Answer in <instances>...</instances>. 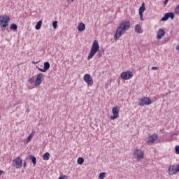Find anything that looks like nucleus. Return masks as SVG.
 <instances>
[{"instance_id": "nucleus-30", "label": "nucleus", "mask_w": 179, "mask_h": 179, "mask_svg": "<svg viewBox=\"0 0 179 179\" xmlns=\"http://www.w3.org/2000/svg\"><path fill=\"white\" fill-rule=\"evenodd\" d=\"M29 83H34V76H32L31 78L28 80Z\"/></svg>"}, {"instance_id": "nucleus-32", "label": "nucleus", "mask_w": 179, "mask_h": 179, "mask_svg": "<svg viewBox=\"0 0 179 179\" xmlns=\"http://www.w3.org/2000/svg\"><path fill=\"white\" fill-rule=\"evenodd\" d=\"M176 135H177V134H173L170 136L169 139H171V141H173V138H174V136H176Z\"/></svg>"}, {"instance_id": "nucleus-23", "label": "nucleus", "mask_w": 179, "mask_h": 179, "mask_svg": "<svg viewBox=\"0 0 179 179\" xmlns=\"http://www.w3.org/2000/svg\"><path fill=\"white\" fill-rule=\"evenodd\" d=\"M43 160H50V152H45L43 155Z\"/></svg>"}, {"instance_id": "nucleus-5", "label": "nucleus", "mask_w": 179, "mask_h": 179, "mask_svg": "<svg viewBox=\"0 0 179 179\" xmlns=\"http://www.w3.org/2000/svg\"><path fill=\"white\" fill-rule=\"evenodd\" d=\"M119 27H121V29L125 32L129 30V27H131V22L127 20L122 21Z\"/></svg>"}, {"instance_id": "nucleus-12", "label": "nucleus", "mask_w": 179, "mask_h": 179, "mask_svg": "<svg viewBox=\"0 0 179 179\" xmlns=\"http://www.w3.org/2000/svg\"><path fill=\"white\" fill-rule=\"evenodd\" d=\"M134 157H137L138 160L143 159L144 153L142 150L139 149H136L134 152Z\"/></svg>"}, {"instance_id": "nucleus-37", "label": "nucleus", "mask_w": 179, "mask_h": 179, "mask_svg": "<svg viewBox=\"0 0 179 179\" xmlns=\"http://www.w3.org/2000/svg\"><path fill=\"white\" fill-rule=\"evenodd\" d=\"M169 2V0H165L164 1V5H167V3Z\"/></svg>"}, {"instance_id": "nucleus-13", "label": "nucleus", "mask_w": 179, "mask_h": 179, "mask_svg": "<svg viewBox=\"0 0 179 179\" xmlns=\"http://www.w3.org/2000/svg\"><path fill=\"white\" fill-rule=\"evenodd\" d=\"M166 34V31L164 29H159L157 33V40H161V38Z\"/></svg>"}, {"instance_id": "nucleus-2", "label": "nucleus", "mask_w": 179, "mask_h": 179, "mask_svg": "<svg viewBox=\"0 0 179 179\" xmlns=\"http://www.w3.org/2000/svg\"><path fill=\"white\" fill-rule=\"evenodd\" d=\"M9 20H10L9 15L0 16V27L3 31H5V28L9 26Z\"/></svg>"}, {"instance_id": "nucleus-27", "label": "nucleus", "mask_w": 179, "mask_h": 179, "mask_svg": "<svg viewBox=\"0 0 179 179\" xmlns=\"http://www.w3.org/2000/svg\"><path fill=\"white\" fill-rule=\"evenodd\" d=\"M106 172L100 173L99 178V179H104V178H106Z\"/></svg>"}, {"instance_id": "nucleus-41", "label": "nucleus", "mask_w": 179, "mask_h": 179, "mask_svg": "<svg viewBox=\"0 0 179 179\" xmlns=\"http://www.w3.org/2000/svg\"><path fill=\"white\" fill-rule=\"evenodd\" d=\"M27 113H29V110H27Z\"/></svg>"}, {"instance_id": "nucleus-15", "label": "nucleus", "mask_w": 179, "mask_h": 179, "mask_svg": "<svg viewBox=\"0 0 179 179\" xmlns=\"http://www.w3.org/2000/svg\"><path fill=\"white\" fill-rule=\"evenodd\" d=\"M85 29H86V25L83 22L80 23L78 26V31H84Z\"/></svg>"}, {"instance_id": "nucleus-35", "label": "nucleus", "mask_w": 179, "mask_h": 179, "mask_svg": "<svg viewBox=\"0 0 179 179\" xmlns=\"http://www.w3.org/2000/svg\"><path fill=\"white\" fill-rule=\"evenodd\" d=\"M140 17H143V12L139 11Z\"/></svg>"}, {"instance_id": "nucleus-19", "label": "nucleus", "mask_w": 179, "mask_h": 179, "mask_svg": "<svg viewBox=\"0 0 179 179\" xmlns=\"http://www.w3.org/2000/svg\"><path fill=\"white\" fill-rule=\"evenodd\" d=\"M50 62H44L43 69H45V71L46 72L50 69Z\"/></svg>"}, {"instance_id": "nucleus-7", "label": "nucleus", "mask_w": 179, "mask_h": 179, "mask_svg": "<svg viewBox=\"0 0 179 179\" xmlns=\"http://www.w3.org/2000/svg\"><path fill=\"white\" fill-rule=\"evenodd\" d=\"M45 76L42 73H39L36 76V79L35 80V86L37 87L40 86L41 83H43V80H44Z\"/></svg>"}, {"instance_id": "nucleus-14", "label": "nucleus", "mask_w": 179, "mask_h": 179, "mask_svg": "<svg viewBox=\"0 0 179 179\" xmlns=\"http://www.w3.org/2000/svg\"><path fill=\"white\" fill-rule=\"evenodd\" d=\"M157 134H152L151 136H149V137L148 138V143H153V142H155V141H157Z\"/></svg>"}, {"instance_id": "nucleus-16", "label": "nucleus", "mask_w": 179, "mask_h": 179, "mask_svg": "<svg viewBox=\"0 0 179 179\" xmlns=\"http://www.w3.org/2000/svg\"><path fill=\"white\" fill-rule=\"evenodd\" d=\"M34 135H36V131H32L27 138V143H29V142L31 141V138H33V136H34Z\"/></svg>"}, {"instance_id": "nucleus-33", "label": "nucleus", "mask_w": 179, "mask_h": 179, "mask_svg": "<svg viewBox=\"0 0 179 179\" xmlns=\"http://www.w3.org/2000/svg\"><path fill=\"white\" fill-rule=\"evenodd\" d=\"M37 69H38V71H40V72H46L45 69H41L38 66H37Z\"/></svg>"}, {"instance_id": "nucleus-26", "label": "nucleus", "mask_w": 179, "mask_h": 179, "mask_svg": "<svg viewBox=\"0 0 179 179\" xmlns=\"http://www.w3.org/2000/svg\"><path fill=\"white\" fill-rule=\"evenodd\" d=\"M84 162H85V159H83V157H79L77 159V163H78V164H80V165H81L83 163H84Z\"/></svg>"}, {"instance_id": "nucleus-28", "label": "nucleus", "mask_w": 179, "mask_h": 179, "mask_svg": "<svg viewBox=\"0 0 179 179\" xmlns=\"http://www.w3.org/2000/svg\"><path fill=\"white\" fill-rule=\"evenodd\" d=\"M175 15H179V4L175 8Z\"/></svg>"}, {"instance_id": "nucleus-25", "label": "nucleus", "mask_w": 179, "mask_h": 179, "mask_svg": "<svg viewBox=\"0 0 179 179\" xmlns=\"http://www.w3.org/2000/svg\"><path fill=\"white\" fill-rule=\"evenodd\" d=\"M169 20V16L167 15V13H165L164 17H162L161 22H167Z\"/></svg>"}, {"instance_id": "nucleus-11", "label": "nucleus", "mask_w": 179, "mask_h": 179, "mask_svg": "<svg viewBox=\"0 0 179 179\" xmlns=\"http://www.w3.org/2000/svg\"><path fill=\"white\" fill-rule=\"evenodd\" d=\"M113 116H110V120H117L120 117V109L118 107H113L112 109Z\"/></svg>"}, {"instance_id": "nucleus-20", "label": "nucleus", "mask_w": 179, "mask_h": 179, "mask_svg": "<svg viewBox=\"0 0 179 179\" xmlns=\"http://www.w3.org/2000/svg\"><path fill=\"white\" fill-rule=\"evenodd\" d=\"M135 31L136 33L141 34L142 33V27H141V25L136 24L135 27Z\"/></svg>"}, {"instance_id": "nucleus-4", "label": "nucleus", "mask_w": 179, "mask_h": 179, "mask_svg": "<svg viewBox=\"0 0 179 179\" xmlns=\"http://www.w3.org/2000/svg\"><path fill=\"white\" fill-rule=\"evenodd\" d=\"M134 76L132 71H124L120 74V78L124 80H129Z\"/></svg>"}, {"instance_id": "nucleus-42", "label": "nucleus", "mask_w": 179, "mask_h": 179, "mask_svg": "<svg viewBox=\"0 0 179 179\" xmlns=\"http://www.w3.org/2000/svg\"><path fill=\"white\" fill-rule=\"evenodd\" d=\"M71 1H74V0H71Z\"/></svg>"}, {"instance_id": "nucleus-31", "label": "nucleus", "mask_w": 179, "mask_h": 179, "mask_svg": "<svg viewBox=\"0 0 179 179\" xmlns=\"http://www.w3.org/2000/svg\"><path fill=\"white\" fill-rule=\"evenodd\" d=\"M175 152H176V155H179V145H176L175 147Z\"/></svg>"}, {"instance_id": "nucleus-17", "label": "nucleus", "mask_w": 179, "mask_h": 179, "mask_svg": "<svg viewBox=\"0 0 179 179\" xmlns=\"http://www.w3.org/2000/svg\"><path fill=\"white\" fill-rule=\"evenodd\" d=\"M29 159L30 160H31V162L33 163L34 166H36V164H37V159L36 158V157L33 155H29Z\"/></svg>"}, {"instance_id": "nucleus-24", "label": "nucleus", "mask_w": 179, "mask_h": 179, "mask_svg": "<svg viewBox=\"0 0 179 179\" xmlns=\"http://www.w3.org/2000/svg\"><path fill=\"white\" fill-rule=\"evenodd\" d=\"M146 7H145V3H142L141 6L139 8V12H145Z\"/></svg>"}, {"instance_id": "nucleus-18", "label": "nucleus", "mask_w": 179, "mask_h": 179, "mask_svg": "<svg viewBox=\"0 0 179 179\" xmlns=\"http://www.w3.org/2000/svg\"><path fill=\"white\" fill-rule=\"evenodd\" d=\"M42 24H43V21L39 20V21L36 23V26H35L36 30H40V29H41Z\"/></svg>"}, {"instance_id": "nucleus-38", "label": "nucleus", "mask_w": 179, "mask_h": 179, "mask_svg": "<svg viewBox=\"0 0 179 179\" xmlns=\"http://www.w3.org/2000/svg\"><path fill=\"white\" fill-rule=\"evenodd\" d=\"M2 174H5V172L3 171L0 170V176H2Z\"/></svg>"}, {"instance_id": "nucleus-39", "label": "nucleus", "mask_w": 179, "mask_h": 179, "mask_svg": "<svg viewBox=\"0 0 179 179\" xmlns=\"http://www.w3.org/2000/svg\"><path fill=\"white\" fill-rule=\"evenodd\" d=\"M176 50H178V51H179V45L176 47Z\"/></svg>"}, {"instance_id": "nucleus-3", "label": "nucleus", "mask_w": 179, "mask_h": 179, "mask_svg": "<svg viewBox=\"0 0 179 179\" xmlns=\"http://www.w3.org/2000/svg\"><path fill=\"white\" fill-rule=\"evenodd\" d=\"M152 104V99L149 97L143 96L141 99H138V106H150Z\"/></svg>"}, {"instance_id": "nucleus-8", "label": "nucleus", "mask_w": 179, "mask_h": 179, "mask_svg": "<svg viewBox=\"0 0 179 179\" xmlns=\"http://www.w3.org/2000/svg\"><path fill=\"white\" fill-rule=\"evenodd\" d=\"M84 81L88 85V86H93V78H92L90 74L87 73L84 75Z\"/></svg>"}, {"instance_id": "nucleus-9", "label": "nucleus", "mask_w": 179, "mask_h": 179, "mask_svg": "<svg viewBox=\"0 0 179 179\" xmlns=\"http://www.w3.org/2000/svg\"><path fill=\"white\" fill-rule=\"evenodd\" d=\"M179 171V164L176 166L173 165L169 168V176H174L175 174H177Z\"/></svg>"}, {"instance_id": "nucleus-10", "label": "nucleus", "mask_w": 179, "mask_h": 179, "mask_svg": "<svg viewBox=\"0 0 179 179\" xmlns=\"http://www.w3.org/2000/svg\"><path fill=\"white\" fill-rule=\"evenodd\" d=\"M124 33H125V31H124L122 29H121V27H118L116 29V32L114 35V40L115 41H117L118 40V38H120V37H121V36H122V34H124Z\"/></svg>"}, {"instance_id": "nucleus-21", "label": "nucleus", "mask_w": 179, "mask_h": 179, "mask_svg": "<svg viewBox=\"0 0 179 179\" xmlns=\"http://www.w3.org/2000/svg\"><path fill=\"white\" fill-rule=\"evenodd\" d=\"M166 15H168V19H171L173 20V19H174V17H176V15H174V13L173 12H170V13H166Z\"/></svg>"}, {"instance_id": "nucleus-1", "label": "nucleus", "mask_w": 179, "mask_h": 179, "mask_svg": "<svg viewBox=\"0 0 179 179\" xmlns=\"http://www.w3.org/2000/svg\"><path fill=\"white\" fill-rule=\"evenodd\" d=\"M95 54H96V58H101L103 54H104V52H100V45L97 40L94 41L92 43V46L87 57V61H90V59L94 57Z\"/></svg>"}, {"instance_id": "nucleus-40", "label": "nucleus", "mask_w": 179, "mask_h": 179, "mask_svg": "<svg viewBox=\"0 0 179 179\" xmlns=\"http://www.w3.org/2000/svg\"><path fill=\"white\" fill-rule=\"evenodd\" d=\"M141 20H143V17H140Z\"/></svg>"}, {"instance_id": "nucleus-36", "label": "nucleus", "mask_w": 179, "mask_h": 179, "mask_svg": "<svg viewBox=\"0 0 179 179\" xmlns=\"http://www.w3.org/2000/svg\"><path fill=\"white\" fill-rule=\"evenodd\" d=\"M23 166L24 169H26V167H27V164L26 163V161L24 162Z\"/></svg>"}, {"instance_id": "nucleus-29", "label": "nucleus", "mask_w": 179, "mask_h": 179, "mask_svg": "<svg viewBox=\"0 0 179 179\" xmlns=\"http://www.w3.org/2000/svg\"><path fill=\"white\" fill-rule=\"evenodd\" d=\"M52 26L54 29H57L58 27V21H54L52 22Z\"/></svg>"}, {"instance_id": "nucleus-22", "label": "nucleus", "mask_w": 179, "mask_h": 179, "mask_svg": "<svg viewBox=\"0 0 179 179\" xmlns=\"http://www.w3.org/2000/svg\"><path fill=\"white\" fill-rule=\"evenodd\" d=\"M10 30H13V31H16L17 30V24L13 23L10 27Z\"/></svg>"}, {"instance_id": "nucleus-6", "label": "nucleus", "mask_w": 179, "mask_h": 179, "mask_svg": "<svg viewBox=\"0 0 179 179\" xmlns=\"http://www.w3.org/2000/svg\"><path fill=\"white\" fill-rule=\"evenodd\" d=\"M13 163L15 169H22V164H23V162L22 161V158H20V157L14 159Z\"/></svg>"}, {"instance_id": "nucleus-34", "label": "nucleus", "mask_w": 179, "mask_h": 179, "mask_svg": "<svg viewBox=\"0 0 179 179\" xmlns=\"http://www.w3.org/2000/svg\"><path fill=\"white\" fill-rule=\"evenodd\" d=\"M152 71H157L159 69V67L154 66V67H152Z\"/></svg>"}]
</instances>
